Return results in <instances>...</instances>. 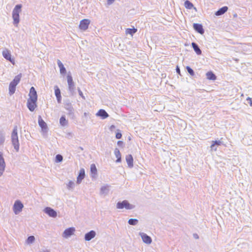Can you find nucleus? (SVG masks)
<instances>
[{"instance_id":"nucleus-1","label":"nucleus","mask_w":252,"mask_h":252,"mask_svg":"<svg viewBox=\"0 0 252 252\" xmlns=\"http://www.w3.org/2000/svg\"><path fill=\"white\" fill-rule=\"evenodd\" d=\"M29 98L27 100V105L28 109L33 112L37 107V94L34 88L32 87L30 90Z\"/></svg>"},{"instance_id":"nucleus-2","label":"nucleus","mask_w":252,"mask_h":252,"mask_svg":"<svg viewBox=\"0 0 252 252\" xmlns=\"http://www.w3.org/2000/svg\"><path fill=\"white\" fill-rule=\"evenodd\" d=\"M21 4H17L15 6L12 11V18L13 23L17 26L19 22V13L21 12Z\"/></svg>"},{"instance_id":"nucleus-3","label":"nucleus","mask_w":252,"mask_h":252,"mask_svg":"<svg viewBox=\"0 0 252 252\" xmlns=\"http://www.w3.org/2000/svg\"><path fill=\"white\" fill-rule=\"evenodd\" d=\"M11 141L15 149L16 150L17 152H18L19 149V143L18 137L17 126H14L13 129L11 134Z\"/></svg>"},{"instance_id":"nucleus-4","label":"nucleus","mask_w":252,"mask_h":252,"mask_svg":"<svg viewBox=\"0 0 252 252\" xmlns=\"http://www.w3.org/2000/svg\"><path fill=\"white\" fill-rule=\"evenodd\" d=\"M22 77V74L20 73L15 77L12 81L9 84V91L11 94L14 93L15 91V88L17 85L19 83Z\"/></svg>"},{"instance_id":"nucleus-5","label":"nucleus","mask_w":252,"mask_h":252,"mask_svg":"<svg viewBox=\"0 0 252 252\" xmlns=\"http://www.w3.org/2000/svg\"><path fill=\"white\" fill-rule=\"evenodd\" d=\"M117 208L122 209L126 208V209H131L133 208V206L130 204L126 200H124L122 202H118L117 204Z\"/></svg>"},{"instance_id":"nucleus-6","label":"nucleus","mask_w":252,"mask_h":252,"mask_svg":"<svg viewBox=\"0 0 252 252\" xmlns=\"http://www.w3.org/2000/svg\"><path fill=\"white\" fill-rule=\"evenodd\" d=\"M23 204L19 200H16L13 205V211L15 214H19L23 208Z\"/></svg>"},{"instance_id":"nucleus-7","label":"nucleus","mask_w":252,"mask_h":252,"mask_svg":"<svg viewBox=\"0 0 252 252\" xmlns=\"http://www.w3.org/2000/svg\"><path fill=\"white\" fill-rule=\"evenodd\" d=\"M90 22V20L87 19L82 20L79 25V29L84 31L87 30L88 29Z\"/></svg>"},{"instance_id":"nucleus-8","label":"nucleus","mask_w":252,"mask_h":252,"mask_svg":"<svg viewBox=\"0 0 252 252\" xmlns=\"http://www.w3.org/2000/svg\"><path fill=\"white\" fill-rule=\"evenodd\" d=\"M2 55L5 59L10 61L13 64H15V61L14 59L11 58V54L7 49L3 51Z\"/></svg>"},{"instance_id":"nucleus-9","label":"nucleus","mask_w":252,"mask_h":252,"mask_svg":"<svg viewBox=\"0 0 252 252\" xmlns=\"http://www.w3.org/2000/svg\"><path fill=\"white\" fill-rule=\"evenodd\" d=\"M75 231V229L74 227H69L67 228L63 232V236L64 238H67L72 235L74 234Z\"/></svg>"},{"instance_id":"nucleus-10","label":"nucleus","mask_w":252,"mask_h":252,"mask_svg":"<svg viewBox=\"0 0 252 252\" xmlns=\"http://www.w3.org/2000/svg\"><path fill=\"white\" fill-rule=\"evenodd\" d=\"M5 162L2 157V154L0 152V176H1L5 169Z\"/></svg>"},{"instance_id":"nucleus-11","label":"nucleus","mask_w":252,"mask_h":252,"mask_svg":"<svg viewBox=\"0 0 252 252\" xmlns=\"http://www.w3.org/2000/svg\"><path fill=\"white\" fill-rule=\"evenodd\" d=\"M140 235L141 237V238L143 240V241L147 244H150L152 242V239L151 238L148 236L146 234H145L144 233H140Z\"/></svg>"},{"instance_id":"nucleus-12","label":"nucleus","mask_w":252,"mask_h":252,"mask_svg":"<svg viewBox=\"0 0 252 252\" xmlns=\"http://www.w3.org/2000/svg\"><path fill=\"white\" fill-rule=\"evenodd\" d=\"M85 176V170L83 168H81L79 171V175L77 177V183L80 184L82 180L84 178Z\"/></svg>"},{"instance_id":"nucleus-13","label":"nucleus","mask_w":252,"mask_h":252,"mask_svg":"<svg viewBox=\"0 0 252 252\" xmlns=\"http://www.w3.org/2000/svg\"><path fill=\"white\" fill-rule=\"evenodd\" d=\"M44 211L50 217L54 218L57 216V213L56 212V211L50 207L46 208L45 209Z\"/></svg>"},{"instance_id":"nucleus-14","label":"nucleus","mask_w":252,"mask_h":252,"mask_svg":"<svg viewBox=\"0 0 252 252\" xmlns=\"http://www.w3.org/2000/svg\"><path fill=\"white\" fill-rule=\"evenodd\" d=\"M38 124L42 128V130L46 131L47 129L46 123L41 118V116L38 117Z\"/></svg>"},{"instance_id":"nucleus-15","label":"nucleus","mask_w":252,"mask_h":252,"mask_svg":"<svg viewBox=\"0 0 252 252\" xmlns=\"http://www.w3.org/2000/svg\"><path fill=\"white\" fill-rule=\"evenodd\" d=\"M193 27L194 30L198 33L201 34L204 33V30L203 29L202 26L201 24L195 23L193 24Z\"/></svg>"},{"instance_id":"nucleus-16","label":"nucleus","mask_w":252,"mask_h":252,"mask_svg":"<svg viewBox=\"0 0 252 252\" xmlns=\"http://www.w3.org/2000/svg\"><path fill=\"white\" fill-rule=\"evenodd\" d=\"M96 115L97 116L101 117L103 119H106L109 116L107 113L103 109H100Z\"/></svg>"},{"instance_id":"nucleus-17","label":"nucleus","mask_w":252,"mask_h":252,"mask_svg":"<svg viewBox=\"0 0 252 252\" xmlns=\"http://www.w3.org/2000/svg\"><path fill=\"white\" fill-rule=\"evenodd\" d=\"M95 236V232L92 230L86 234L85 236V239L86 241H90L93 238H94Z\"/></svg>"},{"instance_id":"nucleus-18","label":"nucleus","mask_w":252,"mask_h":252,"mask_svg":"<svg viewBox=\"0 0 252 252\" xmlns=\"http://www.w3.org/2000/svg\"><path fill=\"white\" fill-rule=\"evenodd\" d=\"M126 161L129 167H132L133 166V159L131 155H128L126 156Z\"/></svg>"},{"instance_id":"nucleus-19","label":"nucleus","mask_w":252,"mask_h":252,"mask_svg":"<svg viewBox=\"0 0 252 252\" xmlns=\"http://www.w3.org/2000/svg\"><path fill=\"white\" fill-rule=\"evenodd\" d=\"M227 10H228V7L227 6H223V7H221V8H220L219 10H218L215 13V15L217 16H220V15H222L225 12H226Z\"/></svg>"},{"instance_id":"nucleus-20","label":"nucleus","mask_w":252,"mask_h":252,"mask_svg":"<svg viewBox=\"0 0 252 252\" xmlns=\"http://www.w3.org/2000/svg\"><path fill=\"white\" fill-rule=\"evenodd\" d=\"M55 94L56 96L58 102L59 103H60L62 99V96L61 94L60 90L58 87H56V88L55 90Z\"/></svg>"},{"instance_id":"nucleus-21","label":"nucleus","mask_w":252,"mask_h":252,"mask_svg":"<svg viewBox=\"0 0 252 252\" xmlns=\"http://www.w3.org/2000/svg\"><path fill=\"white\" fill-rule=\"evenodd\" d=\"M206 76L207 78L210 80H215L217 78L216 75L211 71H208L206 73Z\"/></svg>"},{"instance_id":"nucleus-22","label":"nucleus","mask_w":252,"mask_h":252,"mask_svg":"<svg viewBox=\"0 0 252 252\" xmlns=\"http://www.w3.org/2000/svg\"><path fill=\"white\" fill-rule=\"evenodd\" d=\"M191 45H192V47L193 48L194 51L196 52V53L197 55H199L201 54L202 52H201V50L199 49V48L198 47V46L195 43L192 42L191 43Z\"/></svg>"},{"instance_id":"nucleus-23","label":"nucleus","mask_w":252,"mask_h":252,"mask_svg":"<svg viewBox=\"0 0 252 252\" xmlns=\"http://www.w3.org/2000/svg\"><path fill=\"white\" fill-rule=\"evenodd\" d=\"M114 154L117 158L116 162H120L121 161V154L120 151L118 149H116L114 151Z\"/></svg>"},{"instance_id":"nucleus-24","label":"nucleus","mask_w":252,"mask_h":252,"mask_svg":"<svg viewBox=\"0 0 252 252\" xmlns=\"http://www.w3.org/2000/svg\"><path fill=\"white\" fill-rule=\"evenodd\" d=\"M67 80L69 89L72 88L74 86V83L72 77L70 75H67Z\"/></svg>"},{"instance_id":"nucleus-25","label":"nucleus","mask_w":252,"mask_h":252,"mask_svg":"<svg viewBox=\"0 0 252 252\" xmlns=\"http://www.w3.org/2000/svg\"><path fill=\"white\" fill-rule=\"evenodd\" d=\"M137 32V29L133 28L132 29H127L126 30V34H130L131 36L133 35Z\"/></svg>"},{"instance_id":"nucleus-26","label":"nucleus","mask_w":252,"mask_h":252,"mask_svg":"<svg viewBox=\"0 0 252 252\" xmlns=\"http://www.w3.org/2000/svg\"><path fill=\"white\" fill-rule=\"evenodd\" d=\"M58 64L60 69V72L61 73H65L66 72V69L64 68L63 64L61 63V62L60 60L58 61Z\"/></svg>"},{"instance_id":"nucleus-27","label":"nucleus","mask_w":252,"mask_h":252,"mask_svg":"<svg viewBox=\"0 0 252 252\" xmlns=\"http://www.w3.org/2000/svg\"><path fill=\"white\" fill-rule=\"evenodd\" d=\"M91 172L94 176L97 173V169L94 164H92L91 165Z\"/></svg>"},{"instance_id":"nucleus-28","label":"nucleus","mask_w":252,"mask_h":252,"mask_svg":"<svg viewBox=\"0 0 252 252\" xmlns=\"http://www.w3.org/2000/svg\"><path fill=\"white\" fill-rule=\"evenodd\" d=\"M60 123L63 126H65L67 124V121L66 120L65 116H63L60 119Z\"/></svg>"},{"instance_id":"nucleus-29","label":"nucleus","mask_w":252,"mask_h":252,"mask_svg":"<svg viewBox=\"0 0 252 252\" xmlns=\"http://www.w3.org/2000/svg\"><path fill=\"white\" fill-rule=\"evenodd\" d=\"M185 6L186 8L191 9L193 7V5L189 0H186L185 2Z\"/></svg>"},{"instance_id":"nucleus-30","label":"nucleus","mask_w":252,"mask_h":252,"mask_svg":"<svg viewBox=\"0 0 252 252\" xmlns=\"http://www.w3.org/2000/svg\"><path fill=\"white\" fill-rule=\"evenodd\" d=\"M128 222L130 225H136L138 223V220L135 219H130Z\"/></svg>"},{"instance_id":"nucleus-31","label":"nucleus","mask_w":252,"mask_h":252,"mask_svg":"<svg viewBox=\"0 0 252 252\" xmlns=\"http://www.w3.org/2000/svg\"><path fill=\"white\" fill-rule=\"evenodd\" d=\"M34 237L33 236H31L28 238L27 243L29 244H31L34 242Z\"/></svg>"},{"instance_id":"nucleus-32","label":"nucleus","mask_w":252,"mask_h":252,"mask_svg":"<svg viewBox=\"0 0 252 252\" xmlns=\"http://www.w3.org/2000/svg\"><path fill=\"white\" fill-rule=\"evenodd\" d=\"M221 144V142L220 141H213L212 142V144L211 146V149H213V147L215 146V145H220Z\"/></svg>"},{"instance_id":"nucleus-33","label":"nucleus","mask_w":252,"mask_h":252,"mask_svg":"<svg viewBox=\"0 0 252 252\" xmlns=\"http://www.w3.org/2000/svg\"><path fill=\"white\" fill-rule=\"evenodd\" d=\"M63 160V157L61 155H57L56 157V160L57 162H61Z\"/></svg>"},{"instance_id":"nucleus-34","label":"nucleus","mask_w":252,"mask_h":252,"mask_svg":"<svg viewBox=\"0 0 252 252\" xmlns=\"http://www.w3.org/2000/svg\"><path fill=\"white\" fill-rule=\"evenodd\" d=\"M187 69L188 72L190 74V75H191V76L194 75V71L190 67L187 66Z\"/></svg>"},{"instance_id":"nucleus-35","label":"nucleus","mask_w":252,"mask_h":252,"mask_svg":"<svg viewBox=\"0 0 252 252\" xmlns=\"http://www.w3.org/2000/svg\"><path fill=\"white\" fill-rule=\"evenodd\" d=\"M74 186V183L72 181H69V183L67 185V188L68 189H71L73 188Z\"/></svg>"},{"instance_id":"nucleus-36","label":"nucleus","mask_w":252,"mask_h":252,"mask_svg":"<svg viewBox=\"0 0 252 252\" xmlns=\"http://www.w3.org/2000/svg\"><path fill=\"white\" fill-rule=\"evenodd\" d=\"M122 136V135L121 133L120 132H118L116 134V138L117 139H120V138H121Z\"/></svg>"},{"instance_id":"nucleus-37","label":"nucleus","mask_w":252,"mask_h":252,"mask_svg":"<svg viewBox=\"0 0 252 252\" xmlns=\"http://www.w3.org/2000/svg\"><path fill=\"white\" fill-rule=\"evenodd\" d=\"M78 93H79V95L81 96V97L83 99H85V96H84V95H83V94L82 92L80 89H79V90H78Z\"/></svg>"},{"instance_id":"nucleus-38","label":"nucleus","mask_w":252,"mask_h":252,"mask_svg":"<svg viewBox=\"0 0 252 252\" xmlns=\"http://www.w3.org/2000/svg\"><path fill=\"white\" fill-rule=\"evenodd\" d=\"M247 100L248 101L249 103L250 104V105L252 106V100L251 98L248 97L247 98Z\"/></svg>"},{"instance_id":"nucleus-39","label":"nucleus","mask_w":252,"mask_h":252,"mask_svg":"<svg viewBox=\"0 0 252 252\" xmlns=\"http://www.w3.org/2000/svg\"><path fill=\"white\" fill-rule=\"evenodd\" d=\"M107 189V188L106 187H103L101 188V190L102 192H104V191L106 190Z\"/></svg>"},{"instance_id":"nucleus-40","label":"nucleus","mask_w":252,"mask_h":252,"mask_svg":"<svg viewBox=\"0 0 252 252\" xmlns=\"http://www.w3.org/2000/svg\"><path fill=\"white\" fill-rule=\"evenodd\" d=\"M115 0H107V3L108 4H112Z\"/></svg>"},{"instance_id":"nucleus-41","label":"nucleus","mask_w":252,"mask_h":252,"mask_svg":"<svg viewBox=\"0 0 252 252\" xmlns=\"http://www.w3.org/2000/svg\"><path fill=\"white\" fill-rule=\"evenodd\" d=\"M117 144H118V145L120 146V145H122L123 144V142L122 141H118V142H117Z\"/></svg>"},{"instance_id":"nucleus-42","label":"nucleus","mask_w":252,"mask_h":252,"mask_svg":"<svg viewBox=\"0 0 252 252\" xmlns=\"http://www.w3.org/2000/svg\"><path fill=\"white\" fill-rule=\"evenodd\" d=\"M176 71L178 74H180V70L178 66H177V67H176Z\"/></svg>"},{"instance_id":"nucleus-43","label":"nucleus","mask_w":252,"mask_h":252,"mask_svg":"<svg viewBox=\"0 0 252 252\" xmlns=\"http://www.w3.org/2000/svg\"><path fill=\"white\" fill-rule=\"evenodd\" d=\"M114 127H115V126H111L110 127L111 128H114Z\"/></svg>"},{"instance_id":"nucleus-44","label":"nucleus","mask_w":252,"mask_h":252,"mask_svg":"<svg viewBox=\"0 0 252 252\" xmlns=\"http://www.w3.org/2000/svg\"><path fill=\"white\" fill-rule=\"evenodd\" d=\"M195 237L196 238H198V237L196 236H195Z\"/></svg>"},{"instance_id":"nucleus-45","label":"nucleus","mask_w":252,"mask_h":252,"mask_svg":"<svg viewBox=\"0 0 252 252\" xmlns=\"http://www.w3.org/2000/svg\"><path fill=\"white\" fill-rule=\"evenodd\" d=\"M195 237L196 238H198V237L196 236H195Z\"/></svg>"}]
</instances>
